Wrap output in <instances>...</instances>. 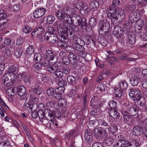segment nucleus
<instances>
[{"instance_id": "nucleus-1", "label": "nucleus", "mask_w": 147, "mask_h": 147, "mask_svg": "<svg viewBox=\"0 0 147 147\" xmlns=\"http://www.w3.org/2000/svg\"><path fill=\"white\" fill-rule=\"evenodd\" d=\"M118 8V6L112 2L109 7V10L113 12L110 14V18L111 22L114 25L118 20L122 21L125 17L124 10L120 9L117 11Z\"/></svg>"}, {"instance_id": "nucleus-2", "label": "nucleus", "mask_w": 147, "mask_h": 147, "mask_svg": "<svg viewBox=\"0 0 147 147\" xmlns=\"http://www.w3.org/2000/svg\"><path fill=\"white\" fill-rule=\"evenodd\" d=\"M37 114L39 121L45 125H50L48 120L52 123L54 122L53 115L52 111L49 109H45L44 111L40 109L38 111Z\"/></svg>"}, {"instance_id": "nucleus-3", "label": "nucleus", "mask_w": 147, "mask_h": 147, "mask_svg": "<svg viewBox=\"0 0 147 147\" xmlns=\"http://www.w3.org/2000/svg\"><path fill=\"white\" fill-rule=\"evenodd\" d=\"M99 126L104 129L106 131L113 134L118 130L117 124L115 121H112L109 123L103 119H100L98 121Z\"/></svg>"}, {"instance_id": "nucleus-4", "label": "nucleus", "mask_w": 147, "mask_h": 147, "mask_svg": "<svg viewBox=\"0 0 147 147\" xmlns=\"http://www.w3.org/2000/svg\"><path fill=\"white\" fill-rule=\"evenodd\" d=\"M47 93L49 96L52 97L56 99H59L61 98L62 94L63 93V91L61 88L54 89L50 88L47 90Z\"/></svg>"}, {"instance_id": "nucleus-5", "label": "nucleus", "mask_w": 147, "mask_h": 147, "mask_svg": "<svg viewBox=\"0 0 147 147\" xmlns=\"http://www.w3.org/2000/svg\"><path fill=\"white\" fill-rule=\"evenodd\" d=\"M129 97L134 100H139L141 98V93L139 88H130L128 90Z\"/></svg>"}, {"instance_id": "nucleus-6", "label": "nucleus", "mask_w": 147, "mask_h": 147, "mask_svg": "<svg viewBox=\"0 0 147 147\" xmlns=\"http://www.w3.org/2000/svg\"><path fill=\"white\" fill-rule=\"evenodd\" d=\"M72 17L76 18L75 20L77 22L78 25L82 29L85 30L88 24L85 18H81L79 15L76 14H74Z\"/></svg>"}, {"instance_id": "nucleus-7", "label": "nucleus", "mask_w": 147, "mask_h": 147, "mask_svg": "<svg viewBox=\"0 0 147 147\" xmlns=\"http://www.w3.org/2000/svg\"><path fill=\"white\" fill-rule=\"evenodd\" d=\"M55 26L57 27V30L58 32L59 31L60 32L64 33H67V34H70L71 35V32L67 27H65L63 24L60 21H56L55 23Z\"/></svg>"}, {"instance_id": "nucleus-8", "label": "nucleus", "mask_w": 147, "mask_h": 147, "mask_svg": "<svg viewBox=\"0 0 147 147\" xmlns=\"http://www.w3.org/2000/svg\"><path fill=\"white\" fill-rule=\"evenodd\" d=\"M18 95L20 96L21 100H25L27 99V94H26V90L25 88L22 85H19L16 88Z\"/></svg>"}, {"instance_id": "nucleus-9", "label": "nucleus", "mask_w": 147, "mask_h": 147, "mask_svg": "<svg viewBox=\"0 0 147 147\" xmlns=\"http://www.w3.org/2000/svg\"><path fill=\"white\" fill-rule=\"evenodd\" d=\"M67 8V7H64L62 9L55 11V15L60 20H65V18L67 14V12L66 11Z\"/></svg>"}, {"instance_id": "nucleus-10", "label": "nucleus", "mask_w": 147, "mask_h": 147, "mask_svg": "<svg viewBox=\"0 0 147 147\" xmlns=\"http://www.w3.org/2000/svg\"><path fill=\"white\" fill-rule=\"evenodd\" d=\"M110 24L107 23L102 24L99 28V32L100 34L103 36L106 35L109 32Z\"/></svg>"}, {"instance_id": "nucleus-11", "label": "nucleus", "mask_w": 147, "mask_h": 147, "mask_svg": "<svg viewBox=\"0 0 147 147\" xmlns=\"http://www.w3.org/2000/svg\"><path fill=\"white\" fill-rule=\"evenodd\" d=\"M123 34L124 31L122 28L118 26H115L114 27L113 34L116 38H121Z\"/></svg>"}, {"instance_id": "nucleus-12", "label": "nucleus", "mask_w": 147, "mask_h": 147, "mask_svg": "<svg viewBox=\"0 0 147 147\" xmlns=\"http://www.w3.org/2000/svg\"><path fill=\"white\" fill-rule=\"evenodd\" d=\"M45 39L48 41L50 44L53 45L58 40V38L55 34H49L46 33L45 35Z\"/></svg>"}, {"instance_id": "nucleus-13", "label": "nucleus", "mask_w": 147, "mask_h": 147, "mask_svg": "<svg viewBox=\"0 0 147 147\" xmlns=\"http://www.w3.org/2000/svg\"><path fill=\"white\" fill-rule=\"evenodd\" d=\"M84 45V43L83 44H76L73 43L72 46L74 49H76L79 52V54L80 55L82 56L83 55L84 52V48L83 47V45Z\"/></svg>"}, {"instance_id": "nucleus-14", "label": "nucleus", "mask_w": 147, "mask_h": 147, "mask_svg": "<svg viewBox=\"0 0 147 147\" xmlns=\"http://www.w3.org/2000/svg\"><path fill=\"white\" fill-rule=\"evenodd\" d=\"M45 9L42 7L36 9L34 12V17L36 18H39L43 16L45 13Z\"/></svg>"}, {"instance_id": "nucleus-15", "label": "nucleus", "mask_w": 147, "mask_h": 147, "mask_svg": "<svg viewBox=\"0 0 147 147\" xmlns=\"http://www.w3.org/2000/svg\"><path fill=\"white\" fill-rule=\"evenodd\" d=\"M106 131L104 129L102 130L101 128L99 127L95 129L94 130V132L96 136L102 138L106 136Z\"/></svg>"}, {"instance_id": "nucleus-16", "label": "nucleus", "mask_w": 147, "mask_h": 147, "mask_svg": "<svg viewBox=\"0 0 147 147\" xmlns=\"http://www.w3.org/2000/svg\"><path fill=\"white\" fill-rule=\"evenodd\" d=\"M133 134L135 136H140L143 132V129L142 127L139 125L135 126L133 127Z\"/></svg>"}, {"instance_id": "nucleus-17", "label": "nucleus", "mask_w": 147, "mask_h": 147, "mask_svg": "<svg viewBox=\"0 0 147 147\" xmlns=\"http://www.w3.org/2000/svg\"><path fill=\"white\" fill-rule=\"evenodd\" d=\"M129 107L128 108L127 113L133 116L138 114V111L136 108L133 106L132 104L130 103L129 105Z\"/></svg>"}, {"instance_id": "nucleus-18", "label": "nucleus", "mask_w": 147, "mask_h": 147, "mask_svg": "<svg viewBox=\"0 0 147 147\" xmlns=\"http://www.w3.org/2000/svg\"><path fill=\"white\" fill-rule=\"evenodd\" d=\"M122 144L125 145V146H130V147H137L138 145L137 141L134 139L131 140L130 142L127 140H125L123 141Z\"/></svg>"}, {"instance_id": "nucleus-19", "label": "nucleus", "mask_w": 147, "mask_h": 147, "mask_svg": "<svg viewBox=\"0 0 147 147\" xmlns=\"http://www.w3.org/2000/svg\"><path fill=\"white\" fill-rule=\"evenodd\" d=\"M29 92H31L32 93L38 96L41 94V91L40 87L38 86L34 85V86L32 87L30 90H29Z\"/></svg>"}, {"instance_id": "nucleus-20", "label": "nucleus", "mask_w": 147, "mask_h": 147, "mask_svg": "<svg viewBox=\"0 0 147 147\" xmlns=\"http://www.w3.org/2000/svg\"><path fill=\"white\" fill-rule=\"evenodd\" d=\"M78 97L80 99V102L83 104L84 107H85L87 105V95L86 94H80L78 96Z\"/></svg>"}, {"instance_id": "nucleus-21", "label": "nucleus", "mask_w": 147, "mask_h": 147, "mask_svg": "<svg viewBox=\"0 0 147 147\" xmlns=\"http://www.w3.org/2000/svg\"><path fill=\"white\" fill-rule=\"evenodd\" d=\"M10 74L7 73L4 75L2 78V81L4 84H5L7 86H9L12 84V83L10 81V79L8 77H6L8 75H10Z\"/></svg>"}, {"instance_id": "nucleus-22", "label": "nucleus", "mask_w": 147, "mask_h": 147, "mask_svg": "<svg viewBox=\"0 0 147 147\" xmlns=\"http://www.w3.org/2000/svg\"><path fill=\"white\" fill-rule=\"evenodd\" d=\"M18 67L16 65H12L9 67L7 70V73L16 74L18 72Z\"/></svg>"}, {"instance_id": "nucleus-23", "label": "nucleus", "mask_w": 147, "mask_h": 147, "mask_svg": "<svg viewBox=\"0 0 147 147\" xmlns=\"http://www.w3.org/2000/svg\"><path fill=\"white\" fill-rule=\"evenodd\" d=\"M117 110H110L109 111V113L110 116L114 119L119 118L120 116L119 113Z\"/></svg>"}, {"instance_id": "nucleus-24", "label": "nucleus", "mask_w": 147, "mask_h": 147, "mask_svg": "<svg viewBox=\"0 0 147 147\" xmlns=\"http://www.w3.org/2000/svg\"><path fill=\"white\" fill-rule=\"evenodd\" d=\"M63 40H59L57 42V44L58 46L61 49H68L69 48H71V47H67V43L65 41L64 39Z\"/></svg>"}, {"instance_id": "nucleus-25", "label": "nucleus", "mask_w": 147, "mask_h": 147, "mask_svg": "<svg viewBox=\"0 0 147 147\" xmlns=\"http://www.w3.org/2000/svg\"><path fill=\"white\" fill-rule=\"evenodd\" d=\"M14 55L17 58H20L23 51V48L21 47H17L14 50Z\"/></svg>"}, {"instance_id": "nucleus-26", "label": "nucleus", "mask_w": 147, "mask_h": 147, "mask_svg": "<svg viewBox=\"0 0 147 147\" xmlns=\"http://www.w3.org/2000/svg\"><path fill=\"white\" fill-rule=\"evenodd\" d=\"M127 39L128 40L130 45L133 46L136 41V36L133 34H128Z\"/></svg>"}, {"instance_id": "nucleus-27", "label": "nucleus", "mask_w": 147, "mask_h": 147, "mask_svg": "<svg viewBox=\"0 0 147 147\" xmlns=\"http://www.w3.org/2000/svg\"><path fill=\"white\" fill-rule=\"evenodd\" d=\"M68 56L70 63L72 65L76 64V56L72 53H69Z\"/></svg>"}, {"instance_id": "nucleus-28", "label": "nucleus", "mask_w": 147, "mask_h": 147, "mask_svg": "<svg viewBox=\"0 0 147 147\" xmlns=\"http://www.w3.org/2000/svg\"><path fill=\"white\" fill-rule=\"evenodd\" d=\"M59 69L58 66L56 65L52 66L49 65L47 67V70L50 73L55 74Z\"/></svg>"}, {"instance_id": "nucleus-29", "label": "nucleus", "mask_w": 147, "mask_h": 147, "mask_svg": "<svg viewBox=\"0 0 147 147\" xmlns=\"http://www.w3.org/2000/svg\"><path fill=\"white\" fill-rule=\"evenodd\" d=\"M32 80V78L31 77L28 76L27 74L25 76L24 78H23V81L24 82V84L27 87H29L31 84Z\"/></svg>"}, {"instance_id": "nucleus-30", "label": "nucleus", "mask_w": 147, "mask_h": 147, "mask_svg": "<svg viewBox=\"0 0 147 147\" xmlns=\"http://www.w3.org/2000/svg\"><path fill=\"white\" fill-rule=\"evenodd\" d=\"M138 110L142 112H144L147 109V106L145 101L140 102L138 107Z\"/></svg>"}, {"instance_id": "nucleus-31", "label": "nucleus", "mask_w": 147, "mask_h": 147, "mask_svg": "<svg viewBox=\"0 0 147 147\" xmlns=\"http://www.w3.org/2000/svg\"><path fill=\"white\" fill-rule=\"evenodd\" d=\"M32 30L31 26H30L28 23L25 24L22 29V31L24 33L27 34L30 32Z\"/></svg>"}, {"instance_id": "nucleus-32", "label": "nucleus", "mask_w": 147, "mask_h": 147, "mask_svg": "<svg viewBox=\"0 0 147 147\" xmlns=\"http://www.w3.org/2000/svg\"><path fill=\"white\" fill-rule=\"evenodd\" d=\"M58 84L60 87L59 88H61L63 90V92H64L65 88L64 86L67 85L66 82L63 80L62 78H58Z\"/></svg>"}, {"instance_id": "nucleus-33", "label": "nucleus", "mask_w": 147, "mask_h": 147, "mask_svg": "<svg viewBox=\"0 0 147 147\" xmlns=\"http://www.w3.org/2000/svg\"><path fill=\"white\" fill-rule=\"evenodd\" d=\"M29 97V101L30 102H38V96L31 93L28 95Z\"/></svg>"}, {"instance_id": "nucleus-34", "label": "nucleus", "mask_w": 147, "mask_h": 147, "mask_svg": "<svg viewBox=\"0 0 147 147\" xmlns=\"http://www.w3.org/2000/svg\"><path fill=\"white\" fill-rule=\"evenodd\" d=\"M123 121L124 122L127 123L129 125L131 124V123L132 121V119L129 116L125 114L123 115Z\"/></svg>"}, {"instance_id": "nucleus-35", "label": "nucleus", "mask_w": 147, "mask_h": 147, "mask_svg": "<svg viewBox=\"0 0 147 147\" xmlns=\"http://www.w3.org/2000/svg\"><path fill=\"white\" fill-rule=\"evenodd\" d=\"M1 51L7 56L10 57L11 55V50L9 48L3 47L1 49Z\"/></svg>"}, {"instance_id": "nucleus-36", "label": "nucleus", "mask_w": 147, "mask_h": 147, "mask_svg": "<svg viewBox=\"0 0 147 147\" xmlns=\"http://www.w3.org/2000/svg\"><path fill=\"white\" fill-rule=\"evenodd\" d=\"M117 105V102L113 100L110 102L108 104L109 106L111 108L110 110L117 109L118 108Z\"/></svg>"}, {"instance_id": "nucleus-37", "label": "nucleus", "mask_w": 147, "mask_h": 147, "mask_svg": "<svg viewBox=\"0 0 147 147\" xmlns=\"http://www.w3.org/2000/svg\"><path fill=\"white\" fill-rule=\"evenodd\" d=\"M29 45L26 49V53L29 55L33 54L34 52V49L32 45H30L29 44Z\"/></svg>"}, {"instance_id": "nucleus-38", "label": "nucleus", "mask_w": 147, "mask_h": 147, "mask_svg": "<svg viewBox=\"0 0 147 147\" xmlns=\"http://www.w3.org/2000/svg\"><path fill=\"white\" fill-rule=\"evenodd\" d=\"M97 24V22L96 20L94 18H90L89 21L88 25L91 28H93L95 27Z\"/></svg>"}, {"instance_id": "nucleus-39", "label": "nucleus", "mask_w": 147, "mask_h": 147, "mask_svg": "<svg viewBox=\"0 0 147 147\" xmlns=\"http://www.w3.org/2000/svg\"><path fill=\"white\" fill-rule=\"evenodd\" d=\"M119 88L121 90L126 89L128 86L127 83L125 80H123L121 81L119 84Z\"/></svg>"}, {"instance_id": "nucleus-40", "label": "nucleus", "mask_w": 147, "mask_h": 147, "mask_svg": "<svg viewBox=\"0 0 147 147\" xmlns=\"http://www.w3.org/2000/svg\"><path fill=\"white\" fill-rule=\"evenodd\" d=\"M67 82L70 84H76V78L73 76H69L67 78Z\"/></svg>"}, {"instance_id": "nucleus-41", "label": "nucleus", "mask_w": 147, "mask_h": 147, "mask_svg": "<svg viewBox=\"0 0 147 147\" xmlns=\"http://www.w3.org/2000/svg\"><path fill=\"white\" fill-rule=\"evenodd\" d=\"M140 79L138 78L134 77L132 78L130 80L131 85L134 86H137L140 81Z\"/></svg>"}, {"instance_id": "nucleus-42", "label": "nucleus", "mask_w": 147, "mask_h": 147, "mask_svg": "<svg viewBox=\"0 0 147 147\" xmlns=\"http://www.w3.org/2000/svg\"><path fill=\"white\" fill-rule=\"evenodd\" d=\"M105 87V85L103 83L99 84L97 88V92L98 93H100V92H104Z\"/></svg>"}, {"instance_id": "nucleus-43", "label": "nucleus", "mask_w": 147, "mask_h": 147, "mask_svg": "<svg viewBox=\"0 0 147 147\" xmlns=\"http://www.w3.org/2000/svg\"><path fill=\"white\" fill-rule=\"evenodd\" d=\"M46 101L47 102L46 105L47 107L50 108L53 107L54 102L52 99L51 98H47L46 99Z\"/></svg>"}, {"instance_id": "nucleus-44", "label": "nucleus", "mask_w": 147, "mask_h": 147, "mask_svg": "<svg viewBox=\"0 0 147 147\" xmlns=\"http://www.w3.org/2000/svg\"><path fill=\"white\" fill-rule=\"evenodd\" d=\"M3 57L2 56L0 57V75L1 74L5 69V65L4 64L2 63L3 62Z\"/></svg>"}, {"instance_id": "nucleus-45", "label": "nucleus", "mask_w": 147, "mask_h": 147, "mask_svg": "<svg viewBox=\"0 0 147 147\" xmlns=\"http://www.w3.org/2000/svg\"><path fill=\"white\" fill-rule=\"evenodd\" d=\"M98 7V2L96 1H93L91 2L89 5V7L92 9L97 8V7Z\"/></svg>"}, {"instance_id": "nucleus-46", "label": "nucleus", "mask_w": 147, "mask_h": 147, "mask_svg": "<svg viewBox=\"0 0 147 147\" xmlns=\"http://www.w3.org/2000/svg\"><path fill=\"white\" fill-rule=\"evenodd\" d=\"M9 24L7 22L2 21L0 22V30H3L8 26Z\"/></svg>"}, {"instance_id": "nucleus-47", "label": "nucleus", "mask_w": 147, "mask_h": 147, "mask_svg": "<svg viewBox=\"0 0 147 147\" xmlns=\"http://www.w3.org/2000/svg\"><path fill=\"white\" fill-rule=\"evenodd\" d=\"M119 138L120 141L119 142H117L116 144H115L116 147H122L123 144L122 142L123 141H125V140H123V137L122 136L120 135L118 136Z\"/></svg>"}, {"instance_id": "nucleus-48", "label": "nucleus", "mask_w": 147, "mask_h": 147, "mask_svg": "<svg viewBox=\"0 0 147 147\" xmlns=\"http://www.w3.org/2000/svg\"><path fill=\"white\" fill-rule=\"evenodd\" d=\"M33 68L34 69L36 72H38L42 69L40 63H39V62L35 64L34 65Z\"/></svg>"}, {"instance_id": "nucleus-49", "label": "nucleus", "mask_w": 147, "mask_h": 147, "mask_svg": "<svg viewBox=\"0 0 147 147\" xmlns=\"http://www.w3.org/2000/svg\"><path fill=\"white\" fill-rule=\"evenodd\" d=\"M42 55L40 53H35L34 55V60L35 62H39L42 59Z\"/></svg>"}, {"instance_id": "nucleus-50", "label": "nucleus", "mask_w": 147, "mask_h": 147, "mask_svg": "<svg viewBox=\"0 0 147 147\" xmlns=\"http://www.w3.org/2000/svg\"><path fill=\"white\" fill-rule=\"evenodd\" d=\"M7 16V14L4 11L0 9V22H2L6 19Z\"/></svg>"}, {"instance_id": "nucleus-51", "label": "nucleus", "mask_w": 147, "mask_h": 147, "mask_svg": "<svg viewBox=\"0 0 147 147\" xmlns=\"http://www.w3.org/2000/svg\"><path fill=\"white\" fill-rule=\"evenodd\" d=\"M90 106L92 109H96L98 106V102L97 100H94L93 98H92L90 101Z\"/></svg>"}, {"instance_id": "nucleus-52", "label": "nucleus", "mask_w": 147, "mask_h": 147, "mask_svg": "<svg viewBox=\"0 0 147 147\" xmlns=\"http://www.w3.org/2000/svg\"><path fill=\"white\" fill-rule=\"evenodd\" d=\"M16 74H11V73L10 75H8L6 77H8L10 79V81H11L12 84L15 82L16 80Z\"/></svg>"}, {"instance_id": "nucleus-53", "label": "nucleus", "mask_w": 147, "mask_h": 147, "mask_svg": "<svg viewBox=\"0 0 147 147\" xmlns=\"http://www.w3.org/2000/svg\"><path fill=\"white\" fill-rule=\"evenodd\" d=\"M45 56L47 58L50 59L55 56L54 55L53 52L52 51L49 50L46 51Z\"/></svg>"}, {"instance_id": "nucleus-54", "label": "nucleus", "mask_w": 147, "mask_h": 147, "mask_svg": "<svg viewBox=\"0 0 147 147\" xmlns=\"http://www.w3.org/2000/svg\"><path fill=\"white\" fill-rule=\"evenodd\" d=\"M65 20H64L69 24H70L73 23L72 18L71 17V16L69 14H67L65 18Z\"/></svg>"}, {"instance_id": "nucleus-55", "label": "nucleus", "mask_w": 147, "mask_h": 147, "mask_svg": "<svg viewBox=\"0 0 147 147\" xmlns=\"http://www.w3.org/2000/svg\"><path fill=\"white\" fill-rule=\"evenodd\" d=\"M16 88H8L7 90V93L9 95L13 96L14 95Z\"/></svg>"}, {"instance_id": "nucleus-56", "label": "nucleus", "mask_w": 147, "mask_h": 147, "mask_svg": "<svg viewBox=\"0 0 147 147\" xmlns=\"http://www.w3.org/2000/svg\"><path fill=\"white\" fill-rule=\"evenodd\" d=\"M55 20V18L53 16L51 15L49 16L47 18V22L49 24H52Z\"/></svg>"}, {"instance_id": "nucleus-57", "label": "nucleus", "mask_w": 147, "mask_h": 147, "mask_svg": "<svg viewBox=\"0 0 147 147\" xmlns=\"http://www.w3.org/2000/svg\"><path fill=\"white\" fill-rule=\"evenodd\" d=\"M47 30L48 32L47 34H51V35H52V34H54L56 32V30L54 28L51 27L48 28Z\"/></svg>"}, {"instance_id": "nucleus-58", "label": "nucleus", "mask_w": 147, "mask_h": 147, "mask_svg": "<svg viewBox=\"0 0 147 147\" xmlns=\"http://www.w3.org/2000/svg\"><path fill=\"white\" fill-rule=\"evenodd\" d=\"M58 101V104L62 107H64L66 105V101L63 99H59Z\"/></svg>"}, {"instance_id": "nucleus-59", "label": "nucleus", "mask_w": 147, "mask_h": 147, "mask_svg": "<svg viewBox=\"0 0 147 147\" xmlns=\"http://www.w3.org/2000/svg\"><path fill=\"white\" fill-rule=\"evenodd\" d=\"M74 41L75 42V43L77 44H81L84 43V41L82 40L80 38H78L76 36H75L73 38Z\"/></svg>"}, {"instance_id": "nucleus-60", "label": "nucleus", "mask_w": 147, "mask_h": 147, "mask_svg": "<svg viewBox=\"0 0 147 147\" xmlns=\"http://www.w3.org/2000/svg\"><path fill=\"white\" fill-rule=\"evenodd\" d=\"M113 94L116 98H117V99H118V98H121L122 96L123 92L121 90L119 91L118 92V91H117V92L114 93Z\"/></svg>"}, {"instance_id": "nucleus-61", "label": "nucleus", "mask_w": 147, "mask_h": 147, "mask_svg": "<svg viewBox=\"0 0 147 147\" xmlns=\"http://www.w3.org/2000/svg\"><path fill=\"white\" fill-rule=\"evenodd\" d=\"M42 67V69H45V67H46V68L49 67V65H50V63H49V61H44L43 62H40Z\"/></svg>"}, {"instance_id": "nucleus-62", "label": "nucleus", "mask_w": 147, "mask_h": 147, "mask_svg": "<svg viewBox=\"0 0 147 147\" xmlns=\"http://www.w3.org/2000/svg\"><path fill=\"white\" fill-rule=\"evenodd\" d=\"M113 141L114 140L112 138H109L105 140V142L108 146H109L113 144Z\"/></svg>"}, {"instance_id": "nucleus-63", "label": "nucleus", "mask_w": 147, "mask_h": 147, "mask_svg": "<svg viewBox=\"0 0 147 147\" xmlns=\"http://www.w3.org/2000/svg\"><path fill=\"white\" fill-rule=\"evenodd\" d=\"M84 138L86 141L88 143H91L93 139V138L91 136H88L86 135V136H84Z\"/></svg>"}, {"instance_id": "nucleus-64", "label": "nucleus", "mask_w": 147, "mask_h": 147, "mask_svg": "<svg viewBox=\"0 0 147 147\" xmlns=\"http://www.w3.org/2000/svg\"><path fill=\"white\" fill-rule=\"evenodd\" d=\"M3 147H11V146L9 141H5L1 142Z\"/></svg>"}]
</instances>
